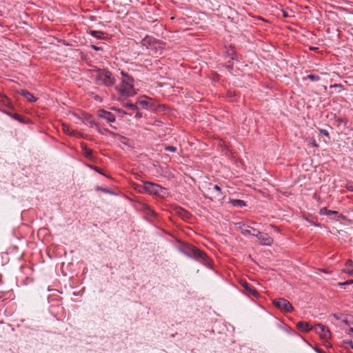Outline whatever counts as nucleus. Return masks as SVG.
I'll list each match as a JSON object with an SVG mask.
<instances>
[{"label": "nucleus", "mask_w": 353, "mask_h": 353, "mask_svg": "<svg viewBox=\"0 0 353 353\" xmlns=\"http://www.w3.org/2000/svg\"><path fill=\"white\" fill-rule=\"evenodd\" d=\"M273 303L276 307H277L278 308L283 311L292 312L293 310V307L292 306L290 303L284 299H279L274 300Z\"/></svg>", "instance_id": "4"}, {"label": "nucleus", "mask_w": 353, "mask_h": 353, "mask_svg": "<svg viewBox=\"0 0 353 353\" xmlns=\"http://www.w3.org/2000/svg\"><path fill=\"white\" fill-rule=\"evenodd\" d=\"M125 106L133 110L136 108V105L132 103L126 104Z\"/></svg>", "instance_id": "29"}, {"label": "nucleus", "mask_w": 353, "mask_h": 353, "mask_svg": "<svg viewBox=\"0 0 353 353\" xmlns=\"http://www.w3.org/2000/svg\"><path fill=\"white\" fill-rule=\"evenodd\" d=\"M92 48L93 49L96 50H101V49H102L101 47H98V46H94V45H92Z\"/></svg>", "instance_id": "31"}, {"label": "nucleus", "mask_w": 353, "mask_h": 353, "mask_svg": "<svg viewBox=\"0 0 353 353\" xmlns=\"http://www.w3.org/2000/svg\"><path fill=\"white\" fill-rule=\"evenodd\" d=\"M157 43L156 40L151 37H145L142 41L141 44L143 46H145L146 48H150L154 51V54H157V48L154 46Z\"/></svg>", "instance_id": "9"}, {"label": "nucleus", "mask_w": 353, "mask_h": 353, "mask_svg": "<svg viewBox=\"0 0 353 353\" xmlns=\"http://www.w3.org/2000/svg\"><path fill=\"white\" fill-rule=\"evenodd\" d=\"M137 188H139V191L143 190L151 195L165 196L167 194V192L163 188L151 182H143V185H138Z\"/></svg>", "instance_id": "2"}, {"label": "nucleus", "mask_w": 353, "mask_h": 353, "mask_svg": "<svg viewBox=\"0 0 353 353\" xmlns=\"http://www.w3.org/2000/svg\"><path fill=\"white\" fill-rule=\"evenodd\" d=\"M297 327L304 332H308L312 329L311 325L307 322H299Z\"/></svg>", "instance_id": "13"}, {"label": "nucleus", "mask_w": 353, "mask_h": 353, "mask_svg": "<svg viewBox=\"0 0 353 353\" xmlns=\"http://www.w3.org/2000/svg\"><path fill=\"white\" fill-rule=\"evenodd\" d=\"M311 224L314 225V226H316V227H319V228L320 227V225L318 224V223H311Z\"/></svg>", "instance_id": "33"}, {"label": "nucleus", "mask_w": 353, "mask_h": 353, "mask_svg": "<svg viewBox=\"0 0 353 353\" xmlns=\"http://www.w3.org/2000/svg\"><path fill=\"white\" fill-rule=\"evenodd\" d=\"M139 103L144 108H146L148 105V101L147 100H140Z\"/></svg>", "instance_id": "21"}, {"label": "nucleus", "mask_w": 353, "mask_h": 353, "mask_svg": "<svg viewBox=\"0 0 353 353\" xmlns=\"http://www.w3.org/2000/svg\"><path fill=\"white\" fill-rule=\"evenodd\" d=\"M307 78L312 81H316L319 79V77L318 76L313 74L308 75Z\"/></svg>", "instance_id": "23"}, {"label": "nucleus", "mask_w": 353, "mask_h": 353, "mask_svg": "<svg viewBox=\"0 0 353 353\" xmlns=\"http://www.w3.org/2000/svg\"><path fill=\"white\" fill-rule=\"evenodd\" d=\"M310 50H315V49H316V48H312V47H311V48H310Z\"/></svg>", "instance_id": "34"}, {"label": "nucleus", "mask_w": 353, "mask_h": 353, "mask_svg": "<svg viewBox=\"0 0 353 353\" xmlns=\"http://www.w3.org/2000/svg\"><path fill=\"white\" fill-rule=\"evenodd\" d=\"M342 323L344 324L346 329L347 334L352 338H353V317L350 316H345V317L341 319Z\"/></svg>", "instance_id": "7"}, {"label": "nucleus", "mask_w": 353, "mask_h": 353, "mask_svg": "<svg viewBox=\"0 0 353 353\" xmlns=\"http://www.w3.org/2000/svg\"><path fill=\"white\" fill-rule=\"evenodd\" d=\"M342 87L341 84H334L330 86V88H341Z\"/></svg>", "instance_id": "32"}, {"label": "nucleus", "mask_w": 353, "mask_h": 353, "mask_svg": "<svg viewBox=\"0 0 353 353\" xmlns=\"http://www.w3.org/2000/svg\"><path fill=\"white\" fill-rule=\"evenodd\" d=\"M97 79L107 86L112 85L114 83V79L112 77V74L106 70L99 71Z\"/></svg>", "instance_id": "3"}, {"label": "nucleus", "mask_w": 353, "mask_h": 353, "mask_svg": "<svg viewBox=\"0 0 353 353\" xmlns=\"http://www.w3.org/2000/svg\"><path fill=\"white\" fill-rule=\"evenodd\" d=\"M241 285L243 286V288L248 290L251 294L253 296L257 297L259 296V293L256 292V290L252 288L249 285V284L245 281L241 282Z\"/></svg>", "instance_id": "12"}, {"label": "nucleus", "mask_w": 353, "mask_h": 353, "mask_svg": "<svg viewBox=\"0 0 353 353\" xmlns=\"http://www.w3.org/2000/svg\"><path fill=\"white\" fill-rule=\"evenodd\" d=\"M90 34L94 37L101 39L103 38V33L99 31H91Z\"/></svg>", "instance_id": "19"}, {"label": "nucleus", "mask_w": 353, "mask_h": 353, "mask_svg": "<svg viewBox=\"0 0 353 353\" xmlns=\"http://www.w3.org/2000/svg\"><path fill=\"white\" fill-rule=\"evenodd\" d=\"M236 228L241 232V233L245 236L254 235L256 230L244 223H236Z\"/></svg>", "instance_id": "8"}, {"label": "nucleus", "mask_w": 353, "mask_h": 353, "mask_svg": "<svg viewBox=\"0 0 353 353\" xmlns=\"http://www.w3.org/2000/svg\"><path fill=\"white\" fill-rule=\"evenodd\" d=\"M83 150L86 156L89 157L91 154L92 151L88 149L87 148H83Z\"/></svg>", "instance_id": "25"}, {"label": "nucleus", "mask_w": 353, "mask_h": 353, "mask_svg": "<svg viewBox=\"0 0 353 353\" xmlns=\"http://www.w3.org/2000/svg\"><path fill=\"white\" fill-rule=\"evenodd\" d=\"M253 236H256L260 243L263 245L271 246L273 243V239L266 233L256 231Z\"/></svg>", "instance_id": "5"}, {"label": "nucleus", "mask_w": 353, "mask_h": 353, "mask_svg": "<svg viewBox=\"0 0 353 353\" xmlns=\"http://www.w3.org/2000/svg\"><path fill=\"white\" fill-rule=\"evenodd\" d=\"M315 332L323 339H329L331 338L330 331L323 324H317L315 326Z\"/></svg>", "instance_id": "6"}, {"label": "nucleus", "mask_w": 353, "mask_h": 353, "mask_svg": "<svg viewBox=\"0 0 353 353\" xmlns=\"http://www.w3.org/2000/svg\"><path fill=\"white\" fill-rule=\"evenodd\" d=\"M333 316L334 318L339 321V323L334 325L335 327L337 328V327H342V328H345V326L344 325L343 323H342L341 322V319H344L345 316H337L336 314H333Z\"/></svg>", "instance_id": "15"}, {"label": "nucleus", "mask_w": 353, "mask_h": 353, "mask_svg": "<svg viewBox=\"0 0 353 353\" xmlns=\"http://www.w3.org/2000/svg\"><path fill=\"white\" fill-rule=\"evenodd\" d=\"M349 190H351V191H353V188H352V187H350Z\"/></svg>", "instance_id": "35"}, {"label": "nucleus", "mask_w": 353, "mask_h": 353, "mask_svg": "<svg viewBox=\"0 0 353 353\" xmlns=\"http://www.w3.org/2000/svg\"><path fill=\"white\" fill-rule=\"evenodd\" d=\"M310 143L314 148H317L318 147V145L316 143L315 141L314 140H310Z\"/></svg>", "instance_id": "27"}, {"label": "nucleus", "mask_w": 353, "mask_h": 353, "mask_svg": "<svg viewBox=\"0 0 353 353\" xmlns=\"http://www.w3.org/2000/svg\"><path fill=\"white\" fill-rule=\"evenodd\" d=\"M281 12L283 13V17H295V14L292 10H290V12H288L285 10H281Z\"/></svg>", "instance_id": "18"}, {"label": "nucleus", "mask_w": 353, "mask_h": 353, "mask_svg": "<svg viewBox=\"0 0 353 353\" xmlns=\"http://www.w3.org/2000/svg\"><path fill=\"white\" fill-rule=\"evenodd\" d=\"M346 268L343 270V272L346 273L349 276H353V262L351 260H348L346 263Z\"/></svg>", "instance_id": "11"}, {"label": "nucleus", "mask_w": 353, "mask_h": 353, "mask_svg": "<svg viewBox=\"0 0 353 353\" xmlns=\"http://www.w3.org/2000/svg\"><path fill=\"white\" fill-rule=\"evenodd\" d=\"M99 117L105 119L108 122H114L115 121V117L110 112H102L99 114Z\"/></svg>", "instance_id": "10"}, {"label": "nucleus", "mask_w": 353, "mask_h": 353, "mask_svg": "<svg viewBox=\"0 0 353 353\" xmlns=\"http://www.w3.org/2000/svg\"><path fill=\"white\" fill-rule=\"evenodd\" d=\"M353 283V280H349L347 281H345L344 283H339V285H350Z\"/></svg>", "instance_id": "24"}, {"label": "nucleus", "mask_w": 353, "mask_h": 353, "mask_svg": "<svg viewBox=\"0 0 353 353\" xmlns=\"http://www.w3.org/2000/svg\"><path fill=\"white\" fill-rule=\"evenodd\" d=\"M165 150H168V151H170V152H172L176 151V148L174 147H172V146L166 147Z\"/></svg>", "instance_id": "26"}, {"label": "nucleus", "mask_w": 353, "mask_h": 353, "mask_svg": "<svg viewBox=\"0 0 353 353\" xmlns=\"http://www.w3.org/2000/svg\"><path fill=\"white\" fill-rule=\"evenodd\" d=\"M192 251L195 255H198L201 257H203L204 256V254L202 252H201L200 250H199L198 249H196L195 248H194L192 249Z\"/></svg>", "instance_id": "20"}, {"label": "nucleus", "mask_w": 353, "mask_h": 353, "mask_svg": "<svg viewBox=\"0 0 353 353\" xmlns=\"http://www.w3.org/2000/svg\"><path fill=\"white\" fill-rule=\"evenodd\" d=\"M21 95L25 97L28 101L34 102L37 101L36 97H34L31 93L26 90H21Z\"/></svg>", "instance_id": "14"}, {"label": "nucleus", "mask_w": 353, "mask_h": 353, "mask_svg": "<svg viewBox=\"0 0 353 353\" xmlns=\"http://www.w3.org/2000/svg\"><path fill=\"white\" fill-rule=\"evenodd\" d=\"M320 133L323 134V135L328 137V132L325 130H320Z\"/></svg>", "instance_id": "28"}, {"label": "nucleus", "mask_w": 353, "mask_h": 353, "mask_svg": "<svg viewBox=\"0 0 353 353\" xmlns=\"http://www.w3.org/2000/svg\"><path fill=\"white\" fill-rule=\"evenodd\" d=\"M319 353H321V352H319Z\"/></svg>", "instance_id": "36"}, {"label": "nucleus", "mask_w": 353, "mask_h": 353, "mask_svg": "<svg viewBox=\"0 0 353 353\" xmlns=\"http://www.w3.org/2000/svg\"><path fill=\"white\" fill-rule=\"evenodd\" d=\"M63 130L66 132V133H68V134H72V132L70 131L69 127L65 124L63 125Z\"/></svg>", "instance_id": "22"}, {"label": "nucleus", "mask_w": 353, "mask_h": 353, "mask_svg": "<svg viewBox=\"0 0 353 353\" xmlns=\"http://www.w3.org/2000/svg\"><path fill=\"white\" fill-rule=\"evenodd\" d=\"M319 213H320V214H322V215L330 216L331 214H337V212L336 211H333V210H329L327 208H323L320 210Z\"/></svg>", "instance_id": "17"}, {"label": "nucleus", "mask_w": 353, "mask_h": 353, "mask_svg": "<svg viewBox=\"0 0 353 353\" xmlns=\"http://www.w3.org/2000/svg\"><path fill=\"white\" fill-rule=\"evenodd\" d=\"M123 79L119 88L120 93L125 97L133 96L136 94L133 88V79L123 72H121Z\"/></svg>", "instance_id": "1"}, {"label": "nucleus", "mask_w": 353, "mask_h": 353, "mask_svg": "<svg viewBox=\"0 0 353 353\" xmlns=\"http://www.w3.org/2000/svg\"><path fill=\"white\" fill-rule=\"evenodd\" d=\"M214 189L216 191H217V192H218V193H219V194H221V188H220V187H219V186H218V185H215V186L214 187Z\"/></svg>", "instance_id": "30"}, {"label": "nucleus", "mask_w": 353, "mask_h": 353, "mask_svg": "<svg viewBox=\"0 0 353 353\" xmlns=\"http://www.w3.org/2000/svg\"><path fill=\"white\" fill-rule=\"evenodd\" d=\"M230 203L233 206H237V207H243L245 205V203L243 201L239 200V199H233L230 201Z\"/></svg>", "instance_id": "16"}]
</instances>
